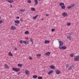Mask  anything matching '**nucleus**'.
<instances>
[{
  "label": "nucleus",
  "instance_id": "f257e3e1",
  "mask_svg": "<svg viewBox=\"0 0 79 79\" xmlns=\"http://www.w3.org/2000/svg\"><path fill=\"white\" fill-rule=\"evenodd\" d=\"M12 70L14 71H15V72H18L20 70V69H19L18 68H12Z\"/></svg>",
  "mask_w": 79,
  "mask_h": 79
},
{
  "label": "nucleus",
  "instance_id": "f03ea898",
  "mask_svg": "<svg viewBox=\"0 0 79 79\" xmlns=\"http://www.w3.org/2000/svg\"><path fill=\"white\" fill-rule=\"evenodd\" d=\"M59 48H60V50H61V49L65 50V49H66V48H67V47L65 46H62V47H61L60 46H59Z\"/></svg>",
  "mask_w": 79,
  "mask_h": 79
},
{
  "label": "nucleus",
  "instance_id": "7ed1b4c3",
  "mask_svg": "<svg viewBox=\"0 0 79 79\" xmlns=\"http://www.w3.org/2000/svg\"><path fill=\"white\" fill-rule=\"evenodd\" d=\"M74 61H79V56H77L74 58Z\"/></svg>",
  "mask_w": 79,
  "mask_h": 79
},
{
  "label": "nucleus",
  "instance_id": "20e7f679",
  "mask_svg": "<svg viewBox=\"0 0 79 79\" xmlns=\"http://www.w3.org/2000/svg\"><path fill=\"white\" fill-rule=\"evenodd\" d=\"M74 68V65H71L70 67L68 69V70L69 71H70V70H72V69H73V68Z\"/></svg>",
  "mask_w": 79,
  "mask_h": 79
},
{
  "label": "nucleus",
  "instance_id": "39448f33",
  "mask_svg": "<svg viewBox=\"0 0 79 79\" xmlns=\"http://www.w3.org/2000/svg\"><path fill=\"white\" fill-rule=\"evenodd\" d=\"M75 5V4H71L70 6H68L67 7L68 9H70V8H72V7H73Z\"/></svg>",
  "mask_w": 79,
  "mask_h": 79
},
{
  "label": "nucleus",
  "instance_id": "423d86ee",
  "mask_svg": "<svg viewBox=\"0 0 79 79\" xmlns=\"http://www.w3.org/2000/svg\"><path fill=\"white\" fill-rule=\"evenodd\" d=\"M11 29H12V30H16V27L15 26H14L13 25H12L11 26Z\"/></svg>",
  "mask_w": 79,
  "mask_h": 79
},
{
  "label": "nucleus",
  "instance_id": "0eeeda50",
  "mask_svg": "<svg viewBox=\"0 0 79 79\" xmlns=\"http://www.w3.org/2000/svg\"><path fill=\"white\" fill-rule=\"evenodd\" d=\"M59 45L60 47H61V46H62V45H63V43L61 41H59Z\"/></svg>",
  "mask_w": 79,
  "mask_h": 79
},
{
  "label": "nucleus",
  "instance_id": "6e6552de",
  "mask_svg": "<svg viewBox=\"0 0 79 79\" xmlns=\"http://www.w3.org/2000/svg\"><path fill=\"white\" fill-rule=\"evenodd\" d=\"M23 42L25 45H26L27 44H29V42L27 40L23 41Z\"/></svg>",
  "mask_w": 79,
  "mask_h": 79
},
{
  "label": "nucleus",
  "instance_id": "1a4fd4ad",
  "mask_svg": "<svg viewBox=\"0 0 79 79\" xmlns=\"http://www.w3.org/2000/svg\"><path fill=\"white\" fill-rule=\"evenodd\" d=\"M62 15L64 17H66V16H68V14H67V13H66V12H64L63 13Z\"/></svg>",
  "mask_w": 79,
  "mask_h": 79
},
{
  "label": "nucleus",
  "instance_id": "9d476101",
  "mask_svg": "<svg viewBox=\"0 0 79 79\" xmlns=\"http://www.w3.org/2000/svg\"><path fill=\"white\" fill-rule=\"evenodd\" d=\"M25 74L27 75H29L30 73V72L29 70H27L25 72Z\"/></svg>",
  "mask_w": 79,
  "mask_h": 79
},
{
  "label": "nucleus",
  "instance_id": "9b49d317",
  "mask_svg": "<svg viewBox=\"0 0 79 79\" xmlns=\"http://www.w3.org/2000/svg\"><path fill=\"white\" fill-rule=\"evenodd\" d=\"M60 7H62L64 5V4L63 2H61L60 3Z\"/></svg>",
  "mask_w": 79,
  "mask_h": 79
},
{
  "label": "nucleus",
  "instance_id": "f8f14e48",
  "mask_svg": "<svg viewBox=\"0 0 79 79\" xmlns=\"http://www.w3.org/2000/svg\"><path fill=\"white\" fill-rule=\"evenodd\" d=\"M15 23L16 24H19V23H20V22L19 20H15Z\"/></svg>",
  "mask_w": 79,
  "mask_h": 79
},
{
  "label": "nucleus",
  "instance_id": "ddd939ff",
  "mask_svg": "<svg viewBox=\"0 0 79 79\" xmlns=\"http://www.w3.org/2000/svg\"><path fill=\"white\" fill-rule=\"evenodd\" d=\"M50 52H47L45 53V55H46V56H50Z\"/></svg>",
  "mask_w": 79,
  "mask_h": 79
},
{
  "label": "nucleus",
  "instance_id": "4468645a",
  "mask_svg": "<svg viewBox=\"0 0 79 79\" xmlns=\"http://www.w3.org/2000/svg\"><path fill=\"white\" fill-rule=\"evenodd\" d=\"M56 73L57 74H60V70H57L56 71Z\"/></svg>",
  "mask_w": 79,
  "mask_h": 79
},
{
  "label": "nucleus",
  "instance_id": "2eb2a0df",
  "mask_svg": "<svg viewBox=\"0 0 79 79\" xmlns=\"http://www.w3.org/2000/svg\"><path fill=\"white\" fill-rule=\"evenodd\" d=\"M53 72V71L52 70H50L48 73V74H52Z\"/></svg>",
  "mask_w": 79,
  "mask_h": 79
},
{
  "label": "nucleus",
  "instance_id": "dca6fc26",
  "mask_svg": "<svg viewBox=\"0 0 79 79\" xmlns=\"http://www.w3.org/2000/svg\"><path fill=\"white\" fill-rule=\"evenodd\" d=\"M7 2L10 3H13V0H7Z\"/></svg>",
  "mask_w": 79,
  "mask_h": 79
},
{
  "label": "nucleus",
  "instance_id": "f3484780",
  "mask_svg": "<svg viewBox=\"0 0 79 79\" xmlns=\"http://www.w3.org/2000/svg\"><path fill=\"white\" fill-rule=\"evenodd\" d=\"M44 43L46 44H49V43H50V41L48 40H46L44 42Z\"/></svg>",
  "mask_w": 79,
  "mask_h": 79
},
{
  "label": "nucleus",
  "instance_id": "a211bd4d",
  "mask_svg": "<svg viewBox=\"0 0 79 79\" xmlns=\"http://www.w3.org/2000/svg\"><path fill=\"white\" fill-rule=\"evenodd\" d=\"M35 5H37L38 4V0H35Z\"/></svg>",
  "mask_w": 79,
  "mask_h": 79
},
{
  "label": "nucleus",
  "instance_id": "6ab92c4d",
  "mask_svg": "<svg viewBox=\"0 0 79 79\" xmlns=\"http://www.w3.org/2000/svg\"><path fill=\"white\" fill-rule=\"evenodd\" d=\"M39 15H36V16H35V17H33V19H36V18L38 17V16Z\"/></svg>",
  "mask_w": 79,
  "mask_h": 79
},
{
  "label": "nucleus",
  "instance_id": "aec40b11",
  "mask_svg": "<svg viewBox=\"0 0 79 79\" xmlns=\"http://www.w3.org/2000/svg\"><path fill=\"white\" fill-rule=\"evenodd\" d=\"M8 55L9 56H13V54H12V53H11L10 52H9Z\"/></svg>",
  "mask_w": 79,
  "mask_h": 79
},
{
  "label": "nucleus",
  "instance_id": "412c9836",
  "mask_svg": "<svg viewBox=\"0 0 79 79\" xmlns=\"http://www.w3.org/2000/svg\"><path fill=\"white\" fill-rule=\"evenodd\" d=\"M5 68L6 69H8V66L6 64H5Z\"/></svg>",
  "mask_w": 79,
  "mask_h": 79
},
{
  "label": "nucleus",
  "instance_id": "4be33fe9",
  "mask_svg": "<svg viewBox=\"0 0 79 79\" xmlns=\"http://www.w3.org/2000/svg\"><path fill=\"white\" fill-rule=\"evenodd\" d=\"M67 39L69 40H71V36L70 35L68 36Z\"/></svg>",
  "mask_w": 79,
  "mask_h": 79
},
{
  "label": "nucleus",
  "instance_id": "5701e85b",
  "mask_svg": "<svg viewBox=\"0 0 79 79\" xmlns=\"http://www.w3.org/2000/svg\"><path fill=\"white\" fill-rule=\"evenodd\" d=\"M37 78V76L36 75H34L33 77V78L34 79H36Z\"/></svg>",
  "mask_w": 79,
  "mask_h": 79
},
{
  "label": "nucleus",
  "instance_id": "b1692460",
  "mask_svg": "<svg viewBox=\"0 0 79 79\" xmlns=\"http://www.w3.org/2000/svg\"><path fill=\"white\" fill-rule=\"evenodd\" d=\"M50 68H52V69H55V66L53 65H51L50 66Z\"/></svg>",
  "mask_w": 79,
  "mask_h": 79
},
{
  "label": "nucleus",
  "instance_id": "393cba45",
  "mask_svg": "<svg viewBox=\"0 0 79 79\" xmlns=\"http://www.w3.org/2000/svg\"><path fill=\"white\" fill-rule=\"evenodd\" d=\"M30 40L31 42H32V45H33V40H32V38H31L30 39Z\"/></svg>",
  "mask_w": 79,
  "mask_h": 79
},
{
  "label": "nucleus",
  "instance_id": "a878e982",
  "mask_svg": "<svg viewBox=\"0 0 79 79\" xmlns=\"http://www.w3.org/2000/svg\"><path fill=\"white\" fill-rule=\"evenodd\" d=\"M66 8V7H65V6H62L61 8H62V9H63V10H65V8Z\"/></svg>",
  "mask_w": 79,
  "mask_h": 79
},
{
  "label": "nucleus",
  "instance_id": "bb28decb",
  "mask_svg": "<svg viewBox=\"0 0 79 79\" xmlns=\"http://www.w3.org/2000/svg\"><path fill=\"white\" fill-rule=\"evenodd\" d=\"M29 31H27L24 32L25 34H29Z\"/></svg>",
  "mask_w": 79,
  "mask_h": 79
},
{
  "label": "nucleus",
  "instance_id": "cd10ccee",
  "mask_svg": "<svg viewBox=\"0 0 79 79\" xmlns=\"http://www.w3.org/2000/svg\"><path fill=\"white\" fill-rule=\"evenodd\" d=\"M18 66H19V67H21V66H23V65L22 64H18Z\"/></svg>",
  "mask_w": 79,
  "mask_h": 79
},
{
  "label": "nucleus",
  "instance_id": "c85d7f7f",
  "mask_svg": "<svg viewBox=\"0 0 79 79\" xmlns=\"http://www.w3.org/2000/svg\"><path fill=\"white\" fill-rule=\"evenodd\" d=\"M37 57H39L41 56V54H38L36 55Z\"/></svg>",
  "mask_w": 79,
  "mask_h": 79
},
{
  "label": "nucleus",
  "instance_id": "c756f323",
  "mask_svg": "<svg viewBox=\"0 0 79 79\" xmlns=\"http://www.w3.org/2000/svg\"><path fill=\"white\" fill-rule=\"evenodd\" d=\"M31 11H35V8H31Z\"/></svg>",
  "mask_w": 79,
  "mask_h": 79
},
{
  "label": "nucleus",
  "instance_id": "7c9ffc66",
  "mask_svg": "<svg viewBox=\"0 0 79 79\" xmlns=\"http://www.w3.org/2000/svg\"><path fill=\"white\" fill-rule=\"evenodd\" d=\"M20 11H22V12H23V11H24V9H21L20 10Z\"/></svg>",
  "mask_w": 79,
  "mask_h": 79
},
{
  "label": "nucleus",
  "instance_id": "2f4dec72",
  "mask_svg": "<svg viewBox=\"0 0 79 79\" xmlns=\"http://www.w3.org/2000/svg\"><path fill=\"white\" fill-rule=\"evenodd\" d=\"M71 24V23H69V22H68L67 23V25H68V26H70V25Z\"/></svg>",
  "mask_w": 79,
  "mask_h": 79
},
{
  "label": "nucleus",
  "instance_id": "473e14b6",
  "mask_svg": "<svg viewBox=\"0 0 79 79\" xmlns=\"http://www.w3.org/2000/svg\"><path fill=\"white\" fill-rule=\"evenodd\" d=\"M38 79H42V77H38Z\"/></svg>",
  "mask_w": 79,
  "mask_h": 79
},
{
  "label": "nucleus",
  "instance_id": "72a5a7b5",
  "mask_svg": "<svg viewBox=\"0 0 79 79\" xmlns=\"http://www.w3.org/2000/svg\"><path fill=\"white\" fill-rule=\"evenodd\" d=\"M55 31V29H52L51 30V31L52 32H54V31Z\"/></svg>",
  "mask_w": 79,
  "mask_h": 79
},
{
  "label": "nucleus",
  "instance_id": "f704fd0d",
  "mask_svg": "<svg viewBox=\"0 0 79 79\" xmlns=\"http://www.w3.org/2000/svg\"><path fill=\"white\" fill-rule=\"evenodd\" d=\"M70 56H71V57H73V56H74V54H71L70 55Z\"/></svg>",
  "mask_w": 79,
  "mask_h": 79
},
{
  "label": "nucleus",
  "instance_id": "c9c22d12",
  "mask_svg": "<svg viewBox=\"0 0 79 79\" xmlns=\"http://www.w3.org/2000/svg\"><path fill=\"white\" fill-rule=\"evenodd\" d=\"M28 3H31V0H28Z\"/></svg>",
  "mask_w": 79,
  "mask_h": 79
},
{
  "label": "nucleus",
  "instance_id": "e433bc0d",
  "mask_svg": "<svg viewBox=\"0 0 79 79\" xmlns=\"http://www.w3.org/2000/svg\"><path fill=\"white\" fill-rule=\"evenodd\" d=\"M69 65H68V64H66V68H69Z\"/></svg>",
  "mask_w": 79,
  "mask_h": 79
},
{
  "label": "nucleus",
  "instance_id": "4c0bfd02",
  "mask_svg": "<svg viewBox=\"0 0 79 79\" xmlns=\"http://www.w3.org/2000/svg\"><path fill=\"white\" fill-rule=\"evenodd\" d=\"M19 42H20V43L21 44H22V43H23V40H20V41H19Z\"/></svg>",
  "mask_w": 79,
  "mask_h": 79
},
{
  "label": "nucleus",
  "instance_id": "58836bf2",
  "mask_svg": "<svg viewBox=\"0 0 79 79\" xmlns=\"http://www.w3.org/2000/svg\"><path fill=\"white\" fill-rule=\"evenodd\" d=\"M2 20H1L0 21V24H2Z\"/></svg>",
  "mask_w": 79,
  "mask_h": 79
},
{
  "label": "nucleus",
  "instance_id": "ea45409f",
  "mask_svg": "<svg viewBox=\"0 0 79 79\" xmlns=\"http://www.w3.org/2000/svg\"><path fill=\"white\" fill-rule=\"evenodd\" d=\"M29 59L30 60H32V58L30 57H29Z\"/></svg>",
  "mask_w": 79,
  "mask_h": 79
},
{
  "label": "nucleus",
  "instance_id": "a19ab883",
  "mask_svg": "<svg viewBox=\"0 0 79 79\" xmlns=\"http://www.w3.org/2000/svg\"><path fill=\"white\" fill-rule=\"evenodd\" d=\"M14 50H17L18 49H17V48H15Z\"/></svg>",
  "mask_w": 79,
  "mask_h": 79
},
{
  "label": "nucleus",
  "instance_id": "79ce46f5",
  "mask_svg": "<svg viewBox=\"0 0 79 79\" xmlns=\"http://www.w3.org/2000/svg\"><path fill=\"white\" fill-rule=\"evenodd\" d=\"M20 20V21H23V20L22 19H21Z\"/></svg>",
  "mask_w": 79,
  "mask_h": 79
},
{
  "label": "nucleus",
  "instance_id": "37998d69",
  "mask_svg": "<svg viewBox=\"0 0 79 79\" xmlns=\"http://www.w3.org/2000/svg\"><path fill=\"white\" fill-rule=\"evenodd\" d=\"M16 18L17 19H19V17H17Z\"/></svg>",
  "mask_w": 79,
  "mask_h": 79
},
{
  "label": "nucleus",
  "instance_id": "c03bdc74",
  "mask_svg": "<svg viewBox=\"0 0 79 79\" xmlns=\"http://www.w3.org/2000/svg\"><path fill=\"white\" fill-rule=\"evenodd\" d=\"M46 16H49V15L46 14Z\"/></svg>",
  "mask_w": 79,
  "mask_h": 79
},
{
  "label": "nucleus",
  "instance_id": "a18cd8bd",
  "mask_svg": "<svg viewBox=\"0 0 79 79\" xmlns=\"http://www.w3.org/2000/svg\"><path fill=\"white\" fill-rule=\"evenodd\" d=\"M10 7L11 8H12L13 6H12V5H10Z\"/></svg>",
  "mask_w": 79,
  "mask_h": 79
},
{
  "label": "nucleus",
  "instance_id": "49530a36",
  "mask_svg": "<svg viewBox=\"0 0 79 79\" xmlns=\"http://www.w3.org/2000/svg\"><path fill=\"white\" fill-rule=\"evenodd\" d=\"M19 47H21V45H19Z\"/></svg>",
  "mask_w": 79,
  "mask_h": 79
},
{
  "label": "nucleus",
  "instance_id": "de8ad7c7",
  "mask_svg": "<svg viewBox=\"0 0 79 79\" xmlns=\"http://www.w3.org/2000/svg\"><path fill=\"white\" fill-rule=\"evenodd\" d=\"M41 20H42V21L44 20V19H41Z\"/></svg>",
  "mask_w": 79,
  "mask_h": 79
},
{
  "label": "nucleus",
  "instance_id": "09e8293b",
  "mask_svg": "<svg viewBox=\"0 0 79 79\" xmlns=\"http://www.w3.org/2000/svg\"><path fill=\"white\" fill-rule=\"evenodd\" d=\"M17 25H18V24H15V26H17Z\"/></svg>",
  "mask_w": 79,
  "mask_h": 79
},
{
  "label": "nucleus",
  "instance_id": "8fccbe9b",
  "mask_svg": "<svg viewBox=\"0 0 79 79\" xmlns=\"http://www.w3.org/2000/svg\"><path fill=\"white\" fill-rule=\"evenodd\" d=\"M2 19V17H0V19Z\"/></svg>",
  "mask_w": 79,
  "mask_h": 79
},
{
  "label": "nucleus",
  "instance_id": "3c124183",
  "mask_svg": "<svg viewBox=\"0 0 79 79\" xmlns=\"http://www.w3.org/2000/svg\"><path fill=\"white\" fill-rule=\"evenodd\" d=\"M20 73L19 72V73H18V74H19Z\"/></svg>",
  "mask_w": 79,
  "mask_h": 79
},
{
  "label": "nucleus",
  "instance_id": "603ef678",
  "mask_svg": "<svg viewBox=\"0 0 79 79\" xmlns=\"http://www.w3.org/2000/svg\"><path fill=\"white\" fill-rule=\"evenodd\" d=\"M39 0V1H40V0Z\"/></svg>",
  "mask_w": 79,
  "mask_h": 79
}]
</instances>
